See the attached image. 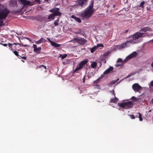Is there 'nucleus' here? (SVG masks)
Instances as JSON below:
<instances>
[{"label": "nucleus", "mask_w": 153, "mask_h": 153, "mask_svg": "<svg viewBox=\"0 0 153 153\" xmlns=\"http://www.w3.org/2000/svg\"><path fill=\"white\" fill-rule=\"evenodd\" d=\"M93 5V1H92L89 6L79 14L82 19L87 20L91 17L95 11Z\"/></svg>", "instance_id": "f257e3e1"}, {"label": "nucleus", "mask_w": 153, "mask_h": 153, "mask_svg": "<svg viewBox=\"0 0 153 153\" xmlns=\"http://www.w3.org/2000/svg\"><path fill=\"white\" fill-rule=\"evenodd\" d=\"M9 12V10L4 7L3 5L0 4V20L5 19Z\"/></svg>", "instance_id": "f03ea898"}, {"label": "nucleus", "mask_w": 153, "mask_h": 153, "mask_svg": "<svg viewBox=\"0 0 153 153\" xmlns=\"http://www.w3.org/2000/svg\"><path fill=\"white\" fill-rule=\"evenodd\" d=\"M118 105L125 109H128L132 107L133 105V101H130L128 102L118 103Z\"/></svg>", "instance_id": "7ed1b4c3"}, {"label": "nucleus", "mask_w": 153, "mask_h": 153, "mask_svg": "<svg viewBox=\"0 0 153 153\" xmlns=\"http://www.w3.org/2000/svg\"><path fill=\"white\" fill-rule=\"evenodd\" d=\"M113 68L112 66H110L109 67L108 69L106 70L104 72L103 74H102L100 77L99 78H98L95 81L97 83V82H98L100 79H102L103 77L105 76V75L106 74H108L109 73H110L111 71H112L113 69Z\"/></svg>", "instance_id": "20e7f679"}, {"label": "nucleus", "mask_w": 153, "mask_h": 153, "mask_svg": "<svg viewBox=\"0 0 153 153\" xmlns=\"http://www.w3.org/2000/svg\"><path fill=\"white\" fill-rule=\"evenodd\" d=\"M73 40L76 41V42L81 45H84L87 41V40L84 38H79L78 37L74 38Z\"/></svg>", "instance_id": "39448f33"}, {"label": "nucleus", "mask_w": 153, "mask_h": 153, "mask_svg": "<svg viewBox=\"0 0 153 153\" xmlns=\"http://www.w3.org/2000/svg\"><path fill=\"white\" fill-rule=\"evenodd\" d=\"M88 0H77L78 4L83 7L86 5L87 3Z\"/></svg>", "instance_id": "423d86ee"}, {"label": "nucleus", "mask_w": 153, "mask_h": 153, "mask_svg": "<svg viewBox=\"0 0 153 153\" xmlns=\"http://www.w3.org/2000/svg\"><path fill=\"white\" fill-rule=\"evenodd\" d=\"M132 88L134 91L138 92L142 87L138 83H135L132 86Z\"/></svg>", "instance_id": "0eeeda50"}, {"label": "nucleus", "mask_w": 153, "mask_h": 153, "mask_svg": "<svg viewBox=\"0 0 153 153\" xmlns=\"http://www.w3.org/2000/svg\"><path fill=\"white\" fill-rule=\"evenodd\" d=\"M19 2L25 7L26 5H29L30 4V2L29 1L27 0H18Z\"/></svg>", "instance_id": "6e6552de"}, {"label": "nucleus", "mask_w": 153, "mask_h": 153, "mask_svg": "<svg viewBox=\"0 0 153 153\" xmlns=\"http://www.w3.org/2000/svg\"><path fill=\"white\" fill-rule=\"evenodd\" d=\"M33 47L34 48L33 51L37 53H39L40 52V51L41 49V47L37 48V45L35 44L33 45Z\"/></svg>", "instance_id": "1a4fd4ad"}, {"label": "nucleus", "mask_w": 153, "mask_h": 153, "mask_svg": "<svg viewBox=\"0 0 153 153\" xmlns=\"http://www.w3.org/2000/svg\"><path fill=\"white\" fill-rule=\"evenodd\" d=\"M137 54L136 51H134L126 57V59L129 58V59L135 57Z\"/></svg>", "instance_id": "9d476101"}, {"label": "nucleus", "mask_w": 153, "mask_h": 153, "mask_svg": "<svg viewBox=\"0 0 153 153\" xmlns=\"http://www.w3.org/2000/svg\"><path fill=\"white\" fill-rule=\"evenodd\" d=\"M88 61V60L87 59H85L81 62L79 65L82 68L83 66L86 64Z\"/></svg>", "instance_id": "9b49d317"}, {"label": "nucleus", "mask_w": 153, "mask_h": 153, "mask_svg": "<svg viewBox=\"0 0 153 153\" xmlns=\"http://www.w3.org/2000/svg\"><path fill=\"white\" fill-rule=\"evenodd\" d=\"M147 31H152V30L151 28L149 27H146L141 28L140 30V31L146 32Z\"/></svg>", "instance_id": "f8f14e48"}, {"label": "nucleus", "mask_w": 153, "mask_h": 153, "mask_svg": "<svg viewBox=\"0 0 153 153\" xmlns=\"http://www.w3.org/2000/svg\"><path fill=\"white\" fill-rule=\"evenodd\" d=\"M51 45L55 48L60 47L61 46V45L56 43L55 42L52 41H51Z\"/></svg>", "instance_id": "ddd939ff"}, {"label": "nucleus", "mask_w": 153, "mask_h": 153, "mask_svg": "<svg viewBox=\"0 0 153 153\" xmlns=\"http://www.w3.org/2000/svg\"><path fill=\"white\" fill-rule=\"evenodd\" d=\"M46 40L43 38H41L39 40L36 41L35 43L37 44H40L42 42H45Z\"/></svg>", "instance_id": "4468645a"}, {"label": "nucleus", "mask_w": 153, "mask_h": 153, "mask_svg": "<svg viewBox=\"0 0 153 153\" xmlns=\"http://www.w3.org/2000/svg\"><path fill=\"white\" fill-rule=\"evenodd\" d=\"M71 17L72 18L74 19L75 20H76V21L79 23H80L81 22V20L79 18L76 17L74 15H72L71 16Z\"/></svg>", "instance_id": "2eb2a0df"}, {"label": "nucleus", "mask_w": 153, "mask_h": 153, "mask_svg": "<svg viewBox=\"0 0 153 153\" xmlns=\"http://www.w3.org/2000/svg\"><path fill=\"white\" fill-rule=\"evenodd\" d=\"M53 13L54 17L56 16H60L62 15V13L59 11H57L54 13Z\"/></svg>", "instance_id": "dca6fc26"}, {"label": "nucleus", "mask_w": 153, "mask_h": 153, "mask_svg": "<svg viewBox=\"0 0 153 153\" xmlns=\"http://www.w3.org/2000/svg\"><path fill=\"white\" fill-rule=\"evenodd\" d=\"M53 13L54 17L56 16H60L62 15V13L59 11H57L54 13Z\"/></svg>", "instance_id": "f3484780"}, {"label": "nucleus", "mask_w": 153, "mask_h": 153, "mask_svg": "<svg viewBox=\"0 0 153 153\" xmlns=\"http://www.w3.org/2000/svg\"><path fill=\"white\" fill-rule=\"evenodd\" d=\"M119 80V78H118L116 80L112 81L110 83L108 84V85L110 86H111L112 85L115 84Z\"/></svg>", "instance_id": "a211bd4d"}, {"label": "nucleus", "mask_w": 153, "mask_h": 153, "mask_svg": "<svg viewBox=\"0 0 153 153\" xmlns=\"http://www.w3.org/2000/svg\"><path fill=\"white\" fill-rule=\"evenodd\" d=\"M118 99L115 97L114 98H112L111 99V102L114 103H117V102L118 101Z\"/></svg>", "instance_id": "6ab92c4d"}, {"label": "nucleus", "mask_w": 153, "mask_h": 153, "mask_svg": "<svg viewBox=\"0 0 153 153\" xmlns=\"http://www.w3.org/2000/svg\"><path fill=\"white\" fill-rule=\"evenodd\" d=\"M48 19L53 20L55 19V17L53 13L50 14L48 16Z\"/></svg>", "instance_id": "aec40b11"}, {"label": "nucleus", "mask_w": 153, "mask_h": 153, "mask_svg": "<svg viewBox=\"0 0 153 153\" xmlns=\"http://www.w3.org/2000/svg\"><path fill=\"white\" fill-rule=\"evenodd\" d=\"M132 38L136 40L140 38V36H139L137 33V32L133 36Z\"/></svg>", "instance_id": "412c9836"}, {"label": "nucleus", "mask_w": 153, "mask_h": 153, "mask_svg": "<svg viewBox=\"0 0 153 153\" xmlns=\"http://www.w3.org/2000/svg\"><path fill=\"white\" fill-rule=\"evenodd\" d=\"M59 9L57 7H55L54 8L50 10L49 11L51 12H53L54 13L57 11H59Z\"/></svg>", "instance_id": "4be33fe9"}, {"label": "nucleus", "mask_w": 153, "mask_h": 153, "mask_svg": "<svg viewBox=\"0 0 153 153\" xmlns=\"http://www.w3.org/2000/svg\"><path fill=\"white\" fill-rule=\"evenodd\" d=\"M97 66V63L95 62H92L91 64V67L93 68H96Z\"/></svg>", "instance_id": "5701e85b"}, {"label": "nucleus", "mask_w": 153, "mask_h": 153, "mask_svg": "<svg viewBox=\"0 0 153 153\" xmlns=\"http://www.w3.org/2000/svg\"><path fill=\"white\" fill-rule=\"evenodd\" d=\"M127 43H128V42H127L125 43H124L122 45H121L119 48L120 49H123V48H125L127 46L126 44Z\"/></svg>", "instance_id": "b1692460"}, {"label": "nucleus", "mask_w": 153, "mask_h": 153, "mask_svg": "<svg viewBox=\"0 0 153 153\" xmlns=\"http://www.w3.org/2000/svg\"><path fill=\"white\" fill-rule=\"evenodd\" d=\"M137 41H136L135 39L133 38V39L130 40L129 41L127 42L128 43L130 42L132 44L136 43L137 42Z\"/></svg>", "instance_id": "393cba45"}, {"label": "nucleus", "mask_w": 153, "mask_h": 153, "mask_svg": "<svg viewBox=\"0 0 153 153\" xmlns=\"http://www.w3.org/2000/svg\"><path fill=\"white\" fill-rule=\"evenodd\" d=\"M36 18L38 20L41 21L44 19L45 17H42L41 16L39 15L36 16Z\"/></svg>", "instance_id": "a878e982"}, {"label": "nucleus", "mask_w": 153, "mask_h": 153, "mask_svg": "<svg viewBox=\"0 0 153 153\" xmlns=\"http://www.w3.org/2000/svg\"><path fill=\"white\" fill-rule=\"evenodd\" d=\"M82 68L79 65H77L76 66V67L75 69L74 70V72H76V71L80 70Z\"/></svg>", "instance_id": "bb28decb"}, {"label": "nucleus", "mask_w": 153, "mask_h": 153, "mask_svg": "<svg viewBox=\"0 0 153 153\" xmlns=\"http://www.w3.org/2000/svg\"><path fill=\"white\" fill-rule=\"evenodd\" d=\"M82 32V30L79 28H78L77 31L74 32V33L76 34H79L80 33Z\"/></svg>", "instance_id": "cd10ccee"}, {"label": "nucleus", "mask_w": 153, "mask_h": 153, "mask_svg": "<svg viewBox=\"0 0 153 153\" xmlns=\"http://www.w3.org/2000/svg\"><path fill=\"white\" fill-rule=\"evenodd\" d=\"M24 6L22 7V8H21L20 10H18L17 11H15V13H20L22 11Z\"/></svg>", "instance_id": "c85d7f7f"}, {"label": "nucleus", "mask_w": 153, "mask_h": 153, "mask_svg": "<svg viewBox=\"0 0 153 153\" xmlns=\"http://www.w3.org/2000/svg\"><path fill=\"white\" fill-rule=\"evenodd\" d=\"M97 47L96 46H94L92 48H91V52L93 53L97 49Z\"/></svg>", "instance_id": "c756f323"}, {"label": "nucleus", "mask_w": 153, "mask_h": 153, "mask_svg": "<svg viewBox=\"0 0 153 153\" xmlns=\"http://www.w3.org/2000/svg\"><path fill=\"white\" fill-rule=\"evenodd\" d=\"M67 55L66 54H60V57H61L62 59H63L67 56Z\"/></svg>", "instance_id": "7c9ffc66"}, {"label": "nucleus", "mask_w": 153, "mask_h": 153, "mask_svg": "<svg viewBox=\"0 0 153 153\" xmlns=\"http://www.w3.org/2000/svg\"><path fill=\"white\" fill-rule=\"evenodd\" d=\"M110 52H111L109 51H107L106 52L104 53L103 54V55L104 56H107L108 55H109L110 53Z\"/></svg>", "instance_id": "2f4dec72"}, {"label": "nucleus", "mask_w": 153, "mask_h": 153, "mask_svg": "<svg viewBox=\"0 0 153 153\" xmlns=\"http://www.w3.org/2000/svg\"><path fill=\"white\" fill-rule=\"evenodd\" d=\"M144 4H145V2L144 1L141 2L140 4V7H142L143 8L144 7L143 5Z\"/></svg>", "instance_id": "473e14b6"}, {"label": "nucleus", "mask_w": 153, "mask_h": 153, "mask_svg": "<svg viewBox=\"0 0 153 153\" xmlns=\"http://www.w3.org/2000/svg\"><path fill=\"white\" fill-rule=\"evenodd\" d=\"M131 99L133 100L134 101H137L138 100L137 99V98H136L134 96L132 97Z\"/></svg>", "instance_id": "72a5a7b5"}, {"label": "nucleus", "mask_w": 153, "mask_h": 153, "mask_svg": "<svg viewBox=\"0 0 153 153\" xmlns=\"http://www.w3.org/2000/svg\"><path fill=\"white\" fill-rule=\"evenodd\" d=\"M138 114L139 115V120L140 121H142L143 120V119L141 117V116H142L141 114H140V113H139Z\"/></svg>", "instance_id": "f704fd0d"}, {"label": "nucleus", "mask_w": 153, "mask_h": 153, "mask_svg": "<svg viewBox=\"0 0 153 153\" xmlns=\"http://www.w3.org/2000/svg\"><path fill=\"white\" fill-rule=\"evenodd\" d=\"M96 47H97H97H104V46H103V45L102 44H99L97 45V46H96Z\"/></svg>", "instance_id": "c9c22d12"}, {"label": "nucleus", "mask_w": 153, "mask_h": 153, "mask_svg": "<svg viewBox=\"0 0 153 153\" xmlns=\"http://www.w3.org/2000/svg\"><path fill=\"white\" fill-rule=\"evenodd\" d=\"M13 52L15 54V55H16V56H19L18 52L17 51H13Z\"/></svg>", "instance_id": "e433bc0d"}, {"label": "nucleus", "mask_w": 153, "mask_h": 153, "mask_svg": "<svg viewBox=\"0 0 153 153\" xmlns=\"http://www.w3.org/2000/svg\"><path fill=\"white\" fill-rule=\"evenodd\" d=\"M123 62V60L121 58H119L117 61V62Z\"/></svg>", "instance_id": "4c0bfd02"}, {"label": "nucleus", "mask_w": 153, "mask_h": 153, "mask_svg": "<svg viewBox=\"0 0 153 153\" xmlns=\"http://www.w3.org/2000/svg\"><path fill=\"white\" fill-rule=\"evenodd\" d=\"M139 36H140V37H141L144 34L143 33H140V32H137Z\"/></svg>", "instance_id": "58836bf2"}, {"label": "nucleus", "mask_w": 153, "mask_h": 153, "mask_svg": "<svg viewBox=\"0 0 153 153\" xmlns=\"http://www.w3.org/2000/svg\"><path fill=\"white\" fill-rule=\"evenodd\" d=\"M123 65V64L122 63H121V64H117L115 65V66L117 67H118L120 66H121L122 67Z\"/></svg>", "instance_id": "ea45409f"}, {"label": "nucleus", "mask_w": 153, "mask_h": 153, "mask_svg": "<svg viewBox=\"0 0 153 153\" xmlns=\"http://www.w3.org/2000/svg\"><path fill=\"white\" fill-rule=\"evenodd\" d=\"M4 25V24L3 23V21H0V27H1Z\"/></svg>", "instance_id": "a19ab883"}, {"label": "nucleus", "mask_w": 153, "mask_h": 153, "mask_svg": "<svg viewBox=\"0 0 153 153\" xmlns=\"http://www.w3.org/2000/svg\"><path fill=\"white\" fill-rule=\"evenodd\" d=\"M58 22H57L55 20L54 22V24L55 26H58Z\"/></svg>", "instance_id": "79ce46f5"}, {"label": "nucleus", "mask_w": 153, "mask_h": 153, "mask_svg": "<svg viewBox=\"0 0 153 153\" xmlns=\"http://www.w3.org/2000/svg\"><path fill=\"white\" fill-rule=\"evenodd\" d=\"M129 58L126 59H126L124 60L123 61L122 63L126 62L127 61L129 60Z\"/></svg>", "instance_id": "37998d69"}, {"label": "nucleus", "mask_w": 153, "mask_h": 153, "mask_svg": "<svg viewBox=\"0 0 153 153\" xmlns=\"http://www.w3.org/2000/svg\"><path fill=\"white\" fill-rule=\"evenodd\" d=\"M150 86H153V80L151 81L150 84H149V86L150 87Z\"/></svg>", "instance_id": "c03bdc74"}, {"label": "nucleus", "mask_w": 153, "mask_h": 153, "mask_svg": "<svg viewBox=\"0 0 153 153\" xmlns=\"http://www.w3.org/2000/svg\"><path fill=\"white\" fill-rule=\"evenodd\" d=\"M35 1H36L39 4H40L41 3V1L40 0H34Z\"/></svg>", "instance_id": "a18cd8bd"}, {"label": "nucleus", "mask_w": 153, "mask_h": 153, "mask_svg": "<svg viewBox=\"0 0 153 153\" xmlns=\"http://www.w3.org/2000/svg\"><path fill=\"white\" fill-rule=\"evenodd\" d=\"M44 67L45 69H46V66H44L43 65H40L39 66V68H41V67Z\"/></svg>", "instance_id": "49530a36"}, {"label": "nucleus", "mask_w": 153, "mask_h": 153, "mask_svg": "<svg viewBox=\"0 0 153 153\" xmlns=\"http://www.w3.org/2000/svg\"><path fill=\"white\" fill-rule=\"evenodd\" d=\"M131 118L132 119H134L135 118V116L134 115L132 114L130 116Z\"/></svg>", "instance_id": "de8ad7c7"}, {"label": "nucleus", "mask_w": 153, "mask_h": 153, "mask_svg": "<svg viewBox=\"0 0 153 153\" xmlns=\"http://www.w3.org/2000/svg\"><path fill=\"white\" fill-rule=\"evenodd\" d=\"M0 44L3 45V46H7V44H3L1 43L0 42Z\"/></svg>", "instance_id": "09e8293b"}, {"label": "nucleus", "mask_w": 153, "mask_h": 153, "mask_svg": "<svg viewBox=\"0 0 153 153\" xmlns=\"http://www.w3.org/2000/svg\"><path fill=\"white\" fill-rule=\"evenodd\" d=\"M95 74L93 72H91L90 73V74L91 76H93Z\"/></svg>", "instance_id": "8fccbe9b"}, {"label": "nucleus", "mask_w": 153, "mask_h": 153, "mask_svg": "<svg viewBox=\"0 0 153 153\" xmlns=\"http://www.w3.org/2000/svg\"><path fill=\"white\" fill-rule=\"evenodd\" d=\"M8 45L9 47H10V46H11L13 45V44L10 43H8L7 44V45Z\"/></svg>", "instance_id": "3c124183"}, {"label": "nucleus", "mask_w": 153, "mask_h": 153, "mask_svg": "<svg viewBox=\"0 0 153 153\" xmlns=\"http://www.w3.org/2000/svg\"><path fill=\"white\" fill-rule=\"evenodd\" d=\"M85 76H84L83 79H82V80H83L82 82L84 83L85 82Z\"/></svg>", "instance_id": "603ef678"}, {"label": "nucleus", "mask_w": 153, "mask_h": 153, "mask_svg": "<svg viewBox=\"0 0 153 153\" xmlns=\"http://www.w3.org/2000/svg\"><path fill=\"white\" fill-rule=\"evenodd\" d=\"M22 59H26V57L25 56H23V57H21L20 56Z\"/></svg>", "instance_id": "864d4df0"}, {"label": "nucleus", "mask_w": 153, "mask_h": 153, "mask_svg": "<svg viewBox=\"0 0 153 153\" xmlns=\"http://www.w3.org/2000/svg\"><path fill=\"white\" fill-rule=\"evenodd\" d=\"M21 46H24V47H25V46H28V45H27L22 44L21 45Z\"/></svg>", "instance_id": "5fc2aeb1"}, {"label": "nucleus", "mask_w": 153, "mask_h": 153, "mask_svg": "<svg viewBox=\"0 0 153 153\" xmlns=\"http://www.w3.org/2000/svg\"><path fill=\"white\" fill-rule=\"evenodd\" d=\"M131 76V75H130V74L128 75V76H127L126 77V78H129V77H130Z\"/></svg>", "instance_id": "6e6d98bb"}, {"label": "nucleus", "mask_w": 153, "mask_h": 153, "mask_svg": "<svg viewBox=\"0 0 153 153\" xmlns=\"http://www.w3.org/2000/svg\"><path fill=\"white\" fill-rule=\"evenodd\" d=\"M128 29L126 30H125V31L124 32V33H127V32H128Z\"/></svg>", "instance_id": "4d7b16f0"}, {"label": "nucleus", "mask_w": 153, "mask_h": 153, "mask_svg": "<svg viewBox=\"0 0 153 153\" xmlns=\"http://www.w3.org/2000/svg\"><path fill=\"white\" fill-rule=\"evenodd\" d=\"M56 21L57 22H59V18H57V20H56Z\"/></svg>", "instance_id": "13d9d810"}, {"label": "nucleus", "mask_w": 153, "mask_h": 153, "mask_svg": "<svg viewBox=\"0 0 153 153\" xmlns=\"http://www.w3.org/2000/svg\"><path fill=\"white\" fill-rule=\"evenodd\" d=\"M151 102L153 104V98L152 99L151 101Z\"/></svg>", "instance_id": "bf43d9fd"}, {"label": "nucleus", "mask_w": 153, "mask_h": 153, "mask_svg": "<svg viewBox=\"0 0 153 153\" xmlns=\"http://www.w3.org/2000/svg\"><path fill=\"white\" fill-rule=\"evenodd\" d=\"M48 40L50 41V42H51V41H52L49 38H47Z\"/></svg>", "instance_id": "052dcab7"}, {"label": "nucleus", "mask_w": 153, "mask_h": 153, "mask_svg": "<svg viewBox=\"0 0 153 153\" xmlns=\"http://www.w3.org/2000/svg\"><path fill=\"white\" fill-rule=\"evenodd\" d=\"M10 50H11V51H12L13 50V48H12V46H10Z\"/></svg>", "instance_id": "680f3d73"}, {"label": "nucleus", "mask_w": 153, "mask_h": 153, "mask_svg": "<svg viewBox=\"0 0 153 153\" xmlns=\"http://www.w3.org/2000/svg\"><path fill=\"white\" fill-rule=\"evenodd\" d=\"M113 94L114 95V96H115V94L114 93V90H113Z\"/></svg>", "instance_id": "e2e57ef3"}, {"label": "nucleus", "mask_w": 153, "mask_h": 153, "mask_svg": "<svg viewBox=\"0 0 153 153\" xmlns=\"http://www.w3.org/2000/svg\"><path fill=\"white\" fill-rule=\"evenodd\" d=\"M22 44H21L19 43H17V44H16V45H21V46Z\"/></svg>", "instance_id": "0e129e2a"}, {"label": "nucleus", "mask_w": 153, "mask_h": 153, "mask_svg": "<svg viewBox=\"0 0 153 153\" xmlns=\"http://www.w3.org/2000/svg\"><path fill=\"white\" fill-rule=\"evenodd\" d=\"M135 73H132L131 74H130V75H131V76L133 75Z\"/></svg>", "instance_id": "69168bd1"}, {"label": "nucleus", "mask_w": 153, "mask_h": 153, "mask_svg": "<svg viewBox=\"0 0 153 153\" xmlns=\"http://www.w3.org/2000/svg\"><path fill=\"white\" fill-rule=\"evenodd\" d=\"M152 42L153 43V39L152 40H150L149 42Z\"/></svg>", "instance_id": "338daca9"}, {"label": "nucleus", "mask_w": 153, "mask_h": 153, "mask_svg": "<svg viewBox=\"0 0 153 153\" xmlns=\"http://www.w3.org/2000/svg\"><path fill=\"white\" fill-rule=\"evenodd\" d=\"M16 44H17V43H13V44H13V45H16Z\"/></svg>", "instance_id": "774afa93"}]
</instances>
